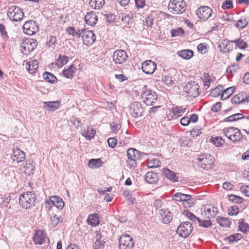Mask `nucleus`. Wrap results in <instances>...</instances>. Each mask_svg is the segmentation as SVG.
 Wrapping results in <instances>:
<instances>
[{"mask_svg": "<svg viewBox=\"0 0 249 249\" xmlns=\"http://www.w3.org/2000/svg\"><path fill=\"white\" fill-rule=\"evenodd\" d=\"M232 41L228 39H223L219 41L218 48L220 51L223 53H229L233 49Z\"/></svg>", "mask_w": 249, "mask_h": 249, "instance_id": "obj_19", "label": "nucleus"}, {"mask_svg": "<svg viewBox=\"0 0 249 249\" xmlns=\"http://www.w3.org/2000/svg\"><path fill=\"white\" fill-rule=\"evenodd\" d=\"M172 112L173 114V117L175 118L180 117L182 115V112H181L179 107H174L172 108Z\"/></svg>", "mask_w": 249, "mask_h": 249, "instance_id": "obj_51", "label": "nucleus"}, {"mask_svg": "<svg viewBox=\"0 0 249 249\" xmlns=\"http://www.w3.org/2000/svg\"><path fill=\"white\" fill-rule=\"evenodd\" d=\"M67 31L69 34L73 36L80 37L81 36V33H83V29H78V31H76L74 28L70 27L67 28Z\"/></svg>", "mask_w": 249, "mask_h": 249, "instance_id": "obj_39", "label": "nucleus"}, {"mask_svg": "<svg viewBox=\"0 0 249 249\" xmlns=\"http://www.w3.org/2000/svg\"><path fill=\"white\" fill-rule=\"evenodd\" d=\"M242 237V235L240 233H235L231 234L228 237L226 238V240L229 241L230 243H233L235 241H237L240 240Z\"/></svg>", "mask_w": 249, "mask_h": 249, "instance_id": "obj_46", "label": "nucleus"}, {"mask_svg": "<svg viewBox=\"0 0 249 249\" xmlns=\"http://www.w3.org/2000/svg\"><path fill=\"white\" fill-rule=\"evenodd\" d=\"M160 162L158 159H153L149 160L147 163V166L150 168H154L160 166Z\"/></svg>", "mask_w": 249, "mask_h": 249, "instance_id": "obj_43", "label": "nucleus"}, {"mask_svg": "<svg viewBox=\"0 0 249 249\" xmlns=\"http://www.w3.org/2000/svg\"><path fill=\"white\" fill-rule=\"evenodd\" d=\"M184 34V31L181 28H179L177 30H173L171 31V35L172 36H178L181 34Z\"/></svg>", "mask_w": 249, "mask_h": 249, "instance_id": "obj_61", "label": "nucleus"}, {"mask_svg": "<svg viewBox=\"0 0 249 249\" xmlns=\"http://www.w3.org/2000/svg\"><path fill=\"white\" fill-rule=\"evenodd\" d=\"M201 128H198L196 127L194 128L191 131L190 135L193 137H196L201 133Z\"/></svg>", "mask_w": 249, "mask_h": 249, "instance_id": "obj_59", "label": "nucleus"}, {"mask_svg": "<svg viewBox=\"0 0 249 249\" xmlns=\"http://www.w3.org/2000/svg\"><path fill=\"white\" fill-rule=\"evenodd\" d=\"M196 15L198 18L207 20L212 16V9L207 6H202L196 11Z\"/></svg>", "mask_w": 249, "mask_h": 249, "instance_id": "obj_13", "label": "nucleus"}, {"mask_svg": "<svg viewBox=\"0 0 249 249\" xmlns=\"http://www.w3.org/2000/svg\"><path fill=\"white\" fill-rule=\"evenodd\" d=\"M199 226L204 228H209L212 226L211 221L209 220H202L199 219V221L197 222Z\"/></svg>", "mask_w": 249, "mask_h": 249, "instance_id": "obj_56", "label": "nucleus"}, {"mask_svg": "<svg viewBox=\"0 0 249 249\" xmlns=\"http://www.w3.org/2000/svg\"><path fill=\"white\" fill-rule=\"evenodd\" d=\"M234 89V87H231L225 89L221 94V99L224 100L228 99L233 93Z\"/></svg>", "mask_w": 249, "mask_h": 249, "instance_id": "obj_36", "label": "nucleus"}, {"mask_svg": "<svg viewBox=\"0 0 249 249\" xmlns=\"http://www.w3.org/2000/svg\"><path fill=\"white\" fill-rule=\"evenodd\" d=\"M97 20V17L93 12H89L85 16L86 23L91 26L95 25Z\"/></svg>", "mask_w": 249, "mask_h": 249, "instance_id": "obj_22", "label": "nucleus"}, {"mask_svg": "<svg viewBox=\"0 0 249 249\" xmlns=\"http://www.w3.org/2000/svg\"><path fill=\"white\" fill-rule=\"evenodd\" d=\"M82 135L88 140H90L94 137L95 131L92 128L88 127L87 129L82 130Z\"/></svg>", "mask_w": 249, "mask_h": 249, "instance_id": "obj_33", "label": "nucleus"}, {"mask_svg": "<svg viewBox=\"0 0 249 249\" xmlns=\"http://www.w3.org/2000/svg\"><path fill=\"white\" fill-rule=\"evenodd\" d=\"M162 81L167 85H171L173 84V80L170 76H165L162 78Z\"/></svg>", "mask_w": 249, "mask_h": 249, "instance_id": "obj_63", "label": "nucleus"}, {"mask_svg": "<svg viewBox=\"0 0 249 249\" xmlns=\"http://www.w3.org/2000/svg\"><path fill=\"white\" fill-rule=\"evenodd\" d=\"M168 8L172 14H181L184 12L186 9V3L183 0H170Z\"/></svg>", "mask_w": 249, "mask_h": 249, "instance_id": "obj_4", "label": "nucleus"}, {"mask_svg": "<svg viewBox=\"0 0 249 249\" xmlns=\"http://www.w3.org/2000/svg\"><path fill=\"white\" fill-rule=\"evenodd\" d=\"M134 244L133 238L129 235L122 234L119 240V246L120 249H131Z\"/></svg>", "mask_w": 249, "mask_h": 249, "instance_id": "obj_8", "label": "nucleus"}, {"mask_svg": "<svg viewBox=\"0 0 249 249\" xmlns=\"http://www.w3.org/2000/svg\"><path fill=\"white\" fill-rule=\"evenodd\" d=\"M117 140L115 138H110L107 140L108 145L111 147L114 148L117 144Z\"/></svg>", "mask_w": 249, "mask_h": 249, "instance_id": "obj_62", "label": "nucleus"}, {"mask_svg": "<svg viewBox=\"0 0 249 249\" xmlns=\"http://www.w3.org/2000/svg\"><path fill=\"white\" fill-rule=\"evenodd\" d=\"M212 142L216 146H221L225 143V140L221 137H215L213 138Z\"/></svg>", "mask_w": 249, "mask_h": 249, "instance_id": "obj_47", "label": "nucleus"}, {"mask_svg": "<svg viewBox=\"0 0 249 249\" xmlns=\"http://www.w3.org/2000/svg\"><path fill=\"white\" fill-rule=\"evenodd\" d=\"M145 180L149 184L155 183L158 180V175L153 172H147L145 175Z\"/></svg>", "mask_w": 249, "mask_h": 249, "instance_id": "obj_26", "label": "nucleus"}, {"mask_svg": "<svg viewBox=\"0 0 249 249\" xmlns=\"http://www.w3.org/2000/svg\"><path fill=\"white\" fill-rule=\"evenodd\" d=\"M228 211L230 216L236 215L239 213V209L236 205H233L230 208Z\"/></svg>", "mask_w": 249, "mask_h": 249, "instance_id": "obj_54", "label": "nucleus"}, {"mask_svg": "<svg viewBox=\"0 0 249 249\" xmlns=\"http://www.w3.org/2000/svg\"><path fill=\"white\" fill-rule=\"evenodd\" d=\"M197 160L199 166L205 170L211 169L214 162V159L211 155L206 154L199 155Z\"/></svg>", "mask_w": 249, "mask_h": 249, "instance_id": "obj_5", "label": "nucleus"}, {"mask_svg": "<svg viewBox=\"0 0 249 249\" xmlns=\"http://www.w3.org/2000/svg\"><path fill=\"white\" fill-rule=\"evenodd\" d=\"M239 230L243 233H247L249 231V225L243 221H239Z\"/></svg>", "mask_w": 249, "mask_h": 249, "instance_id": "obj_49", "label": "nucleus"}, {"mask_svg": "<svg viewBox=\"0 0 249 249\" xmlns=\"http://www.w3.org/2000/svg\"><path fill=\"white\" fill-rule=\"evenodd\" d=\"M249 20L246 18H242L236 23V26L239 28L243 29L248 24Z\"/></svg>", "mask_w": 249, "mask_h": 249, "instance_id": "obj_45", "label": "nucleus"}, {"mask_svg": "<svg viewBox=\"0 0 249 249\" xmlns=\"http://www.w3.org/2000/svg\"><path fill=\"white\" fill-rule=\"evenodd\" d=\"M141 97L142 102L147 106H153L157 101L158 95L153 90L147 89L144 86L141 92Z\"/></svg>", "mask_w": 249, "mask_h": 249, "instance_id": "obj_2", "label": "nucleus"}, {"mask_svg": "<svg viewBox=\"0 0 249 249\" xmlns=\"http://www.w3.org/2000/svg\"><path fill=\"white\" fill-rule=\"evenodd\" d=\"M27 65L28 66L27 69L29 72L30 73H34L38 67V62L37 60L34 59L27 62Z\"/></svg>", "mask_w": 249, "mask_h": 249, "instance_id": "obj_32", "label": "nucleus"}, {"mask_svg": "<svg viewBox=\"0 0 249 249\" xmlns=\"http://www.w3.org/2000/svg\"><path fill=\"white\" fill-rule=\"evenodd\" d=\"M37 44V42L34 39H26L21 45V52L23 54L27 55L34 50Z\"/></svg>", "mask_w": 249, "mask_h": 249, "instance_id": "obj_11", "label": "nucleus"}, {"mask_svg": "<svg viewBox=\"0 0 249 249\" xmlns=\"http://www.w3.org/2000/svg\"><path fill=\"white\" fill-rule=\"evenodd\" d=\"M45 234L42 231H37L34 236V241L36 244L41 245L45 242Z\"/></svg>", "mask_w": 249, "mask_h": 249, "instance_id": "obj_24", "label": "nucleus"}, {"mask_svg": "<svg viewBox=\"0 0 249 249\" xmlns=\"http://www.w3.org/2000/svg\"><path fill=\"white\" fill-rule=\"evenodd\" d=\"M54 196H51L48 199H46L45 202V207L49 210H51L52 206H54V202H53Z\"/></svg>", "mask_w": 249, "mask_h": 249, "instance_id": "obj_52", "label": "nucleus"}, {"mask_svg": "<svg viewBox=\"0 0 249 249\" xmlns=\"http://www.w3.org/2000/svg\"><path fill=\"white\" fill-rule=\"evenodd\" d=\"M53 202H54V206L57 208L61 210L64 206V202L62 200V198L59 196H54Z\"/></svg>", "mask_w": 249, "mask_h": 249, "instance_id": "obj_41", "label": "nucleus"}, {"mask_svg": "<svg viewBox=\"0 0 249 249\" xmlns=\"http://www.w3.org/2000/svg\"><path fill=\"white\" fill-rule=\"evenodd\" d=\"M239 69V66L238 64H234L229 66L226 70L228 73L232 74L233 72H236Z\"/></svg>", "mask_w": 249, "mask_h": 249, "instance_id": "obj_53", "label": "nucleus"}, {"mask_svg": "<svg viewBox=\"0 0 249 249\" xmlns=\"http://www.w3.org/2000/svg\"><path fill=\"white\" fill-rule=\"evenodd\" d=\"M205 214L209 219L214 218L218 213L217 209L214 207L209 206L204 208Z\"/></svg>", "mask_w": 249, "mask_h": 249, "instance_id": "obj_25", "label": "nucleus"}, {"mask_svg": "<svg viewBox=\"0 0 249 249\" xmlns=\"http://www.w3.org/2000/svg\"><path fill=\"white\" fill-rule=\"evenodd\" d=\"M43 78L50 83H54L57 81L56 77L52 73L46 72L43 74Z\"/></svg>", "mask_w": 249, "mask_h": 249, "instance_id": "obj_37", "label": "nucleus"}, {"mask_svg": "<svg viewBox=\"0 0 249 249\" xmlns=\"http://www.w3.org/2000/svg\"><path fill=\"white\" fill-rule=\"evenodd\" d=\"M81 37L84 44L89 46L93 44L96 40V36L92 31L83 29Z\"/></svg>", "mask_w": 249, "mask_h": 249, "instance_id": "obj_12", "label": "nucleus"}, {"mask_svg": "<svg viewBox=\"0 0 249 249\" xmlns=\"http://www.w3.org/2000/svg\"><path fill=\"white\" fill-rule=\"evenodd\" d=\"M232 1L230 0H227L223 2L222 7L223 9H229L232 7Z\"/></svg>", "mask_w": 249, "mask_h": 249, "instance_id": "obj_60", "label": "nucleus"}, {"mask_svg": "<svg viewBox=\"0 0 249 249\" xmlns=\"http://www.w3.org/2000/svg\"><path fill=\"white\" fill-rule=\"evenodd\" d=\"M11 159L14 162L19 163L23 161L25 159V153L18 148L13 150Z\"/></svg>", "mask_w": 249, "mask_h": 249, "instance_id": "obj_20", "label": "nucleus"}, {"mask_svg": "<svg viewBox=\"0 0 249 249\" xmlns=\"http://www.w3.org/2000/svg\"><path fill=\"white\" fill-rule=\"evenodd\" d=\"M44 107H47L48 110L54 111L58 108L59 102L58 101L45 102L43 103Z\"/></svg>", "mask_w": 249, "mask_h": 249, "instance_id": "obj_30", "label": "nucleus"}, {"mask_svg": "<svg viewBox=\"0 0 249 249\" xmlns=\"http://www.w3.org/2000/svg\"><path fill=\"white\" fill-rule=\"evenodd\" d=\"M112 57L115 64H122L125 62L128 56L124 51L118 50L114 52Z\"/></svg>", "mask_w": 249, "mask_h": 249, "instance_id": "obj_15", "label": "nucleus"}, {"mask_svg": "<svg viewBox=\"0 0 249 249\" xmlns=\"http://www.w3.org/2000/svg\"><path fill=\"white\" fill-rule=\"evenodd\" d=\"M232 42L235 44L236 47L240 49H245L247 47V44L241 38L232 41Z\"/></svg>", "mask_w": 249, "mask_h": 249, "instance_id": "obj_44", "label": "nucleus"}, {"mask_svg": "<svg viewBox=\"0 0 249 249\" xmlns=\"http://www.w3.org/2000/svg\"><path fill=\"white\" fill-rule=\"evenodd\" d=\"M76 70L74 65H71L68 68L63 70V74L67 78H71Z\"/></svg>", "mask_w": 249, "mask_h": 249, "instance_id": "obj_29", "label": "nucleus"}, {"mask_svg": "<svg viewBox=\"0 0 249 249\" xmlns=\"http://www.w3.org/2000/svg\"><path fill=\"white\" fill-rule=\"evenodd\" d=\"M140 154L138 150L135 148H130L127 151L128 160L126 161L127 166L130 168H134L136 165V160L140 158Z\"/></svg>", "mask_w": 249, "mask_h": 249, "instance_id": "obj_6", "label": "nucleus"}, {"mask_svg": "<svg viewBox=\"0 0 249 249\" xmlns=\"http://www.w3.org/2000/svg\"><path fill=\"white\" fill-rule=\"evenodd\" d=\"M106 238H103L101 234L97 235V240L93 245V249H103L106 243Z\"/></svg>", "mask_w": 249, "mask_h": 249, "instance_id": "obj_28", "label": "nucleus"}, {"mask_svg": "<svg viewBox=\"0 0 249 249\" xmlns=\"http://www.w3.org/2000/svg\"><path fill=\"white\" fill-rule=\"evenodd\" d=\"M88 223L92 227H95L99 224V216L97 213L90 214L87 219Z\"/></svg>", "mask_w": 249, "mask_h": 249, "instance_id": "obj_27", "label": "nucleus"}, {"mask_svg": "<svg viewBox=\"0 0 249 249\" xmlns=\"http://www.w3.org/2000/svg\"><path fill=\"white\" fill-rule=\"evenodd\" d=\"M223 89V87L222 85H218L216 88L213 89L211 92V94L212 96L213 97H216L219 96L220 94V91Z\"/></svg>", "mask_w": 249, "mask_h": 249, "instance_id": "obj_55", "label": "nucleus"}, {"mask_svg": "<svg viewBox=\"0 0 249 249\" xmlns=\"http://www.w3.org/2000/svg\"><path fill=\"white\" fill-rule=\"evenodd\" d=\"M184 91L190 97H196L200 93L199 86L195 81L189 82L184 87Z\"/></svg>", "mask_w": 249, "mask_h": 249, "instance_id": "obj_10", "label": "nucleus"}, {"mask_svg": "<svg viewBox=\"0 0 249 249\" xmlns=\"http://www.w3.org/2000/svg\"><path fill=\"white\" fill-rule=\"evenodd\" d=\"M23 32L28 35H33L38 31V26L36 22L30 20L26 21L23 26Z\"/></svg>", "mask_w": 249, "mask_h": 249, "instance_id": "obj_14", "label": "nucleus"}, {"mask_svg": "<svg viewBox=\"0 0 249 249\" xmlns=\"http://www.w3.org/2000/svg\"><path fill=\"white\" fill-rule=\"evenodd\" d=\"M245 116L241 113H236L226 118L224 122H233L244 118Z\"/></svg>", "mask_w": 249, "mask_h": 249, "instance_id": "obj_40", "label": "nucleus"}, {"mask_svg": "<svg viewBox=\"0 0 249 249\" xmlns=\"http://www.w3.org/2000/svg\"><path fill=\"white\" fill-rule=\"evenodd\" d=\"M102 161L100 159H91L88 165L90 168H98L102 166Z\"/></svg>", "mask_w": 249, "mask_h": 249, "instance_id": "obj_42", "label": "nucleus"}, {"mask_svg": "<svg viewBox=\"0 0 249 249\" xmlns=\"http://www.w3.org/2000/svg\"><path fill=\"white\" fill-rule=\"evenodd\" d=\"M193 228L192 224L188 221L182 222L178 227L177 232L181 237L186 238L192 232Z\"/></svg>", "mask_w": 249, "mask_h": 249, "instance_id": "obj_9", "label": "nucleus"}, {"mask_svg": "<svg viewBox=\"0 0 249 249\" xmlns=\"http://www.w3.org/2000/svg\"><path fill=\"white\" fill-rule=\"evenodd\" d=\"M178 56L185 59H189L193 56V52L190 50H184L178 52Z\"/></svg>", "mask_w": 249, "mask_h": 249, "instance_id": "obj_34", "label": "nucleus"}, {"mask_svg": "<svg viewBox=\"0 0 249 249\" xmlns=\"http://www.w3.org/2000/svg\"><path fill=\"white\" fill-rule=\"evenodd\" d=\"M69 57L66 55H60L57 58L56 62V65L58 67H62L63 65H65L69 61Z\"/></svg>", "mask_w": 249, "mask_h": 249, "instance_id": "obj_38", "label": "nucleus"}, {"mask_svg": "<svg viewBox=\"0 0 249 249\" xmlns=\"http://www.w3.org/2000/svg\"><path fill=\"white\" fill-rule=\"evenodd\" d=\"M241 191L246 196H249V186L242 185L240 187Z\"/></svg>", "mask_w": 249, "mask_h": 249, "instance_id": "obj_64", "label": "nucleus"}, {"mask_svg": "<svg viewBox=\"0 0 249 249\" xmlns=\"http://www.w3.org/2000/svg\"><path fill=\"white\" fill-rule=\"evenodd\" d=\"M105 3V0H90L89 5L93 9L99 10L103 7Z\"/></svg>", "mask_w": 249, "mask_h": 249, "instance_id": "obj_31", "label": "nucleus"}, {"mask_svg": "<svg viewBox=\"0 0 249 249\" xmlns=\"http://www.w3.org/2000/svg\"><path fill=\"white\" fill-rule=\"evenodd\" d=\"M7 16L11 20L14 21H18L22 19L24 17V13L18 7L12 6L8 8Z\"/></svg>", "mask_w": 249, "mask_h": 249, "instance_id": "obj_7", "label": "nucleus"}, {"mask_svg": "<svg viewBox=\"0 0 249 249\" xmlns=\"http://www.w3.org/2000/svg\"><path fill=\"white\" fill-rule=\"evenodd\" d=\"M25 173L26 174L30 175L33 173V171H34L35 167L31 164H27L25 166Z\"/></svg>", "mask_w": 249, "mask_h": 249, "instance_id": "obj_57", "label": "nucleus"}, {"mask_svg": "<svg viewBox=\"0 0 249 249\" xmlns=\"http://www.w3.org/2000/svg\"><path fill=\"white\" fill-rule=\"evenodd\" d=\"M153 22H154L153 18L152 17L149 16V17H147L145 18V21L143 24H144V26H145L147 27H152V26L153 24Z\"/></svg>", "mask_w": 249, "mask_h": 249, "instance_id": "obj_58", "label": "nucleus"}, {"mask_svg": "<svg viewBox=\"0 0 249 249\" xmlns=\"http://www.w3.org/2000/svg\"><path fill=\"white\" fill-rule=\"evenodd\" d=\"M130 110L132 115L134 117L142 116L143 112L141 104L138 102H135L131 105Z\"/></svg>", "mask_w": 249, "mask_h": 249, "instance_id": "obj_18", "label": "nucleus"}, {"mask_svg": "<svg viewBox=\"0 0 249 249\" xmlns=\"http://www.w3.org/2000/svg\"><path fill=\"white\" fill-rule=\"evenodd\" d=\"M163 174L164 176L170 181L177 182L178 180V178L177 176V173L168 169H163Z\"/></svg>", "mask_w": 249, "mask_h": 249, "instance_id": "obj_23", "label": "nucleus"}, {"mask_svg": "<svg viewBox=\"0 0 249 249\" xmlns=\"http://www.w3.org/2000/svg\"><path fill=\"white\" fill-rule=\"evenodd\" d=\"M231 102L232 104H246L249 102V95L245 92L239 93L234 96Z\"/></svg>", "mask_w": 249, "mask_h": 249, "instance_id": "obj_17", "label": "nucleus"}, {"mask_svg": "<svg viewBox=\"0 0 249 249\" xmlns=\"http://www.w3.org/2000/svg\"><path fill=\"white\" fill-rule=\"evenodd\" d=\"M222 133L233 142L239 141L242 138V134L238 128L235 127L224 128Z\"/></svg>", "mask_w": 249, "mask_h": 249, "instance_id": "obj_3", "label": "nucleus"}, {"mask_svg": "<svg viewBox=\"0 0 249 249\" xmlns=\"http://www.w3.org/2000/svg\"><path fill=\"white\" fill-rule=\"evenodd\" d=\"M36 195L31 192H27L19 196V203L24 209H31L35 205Z\"/></svg>", "mask_w": 249, "mask_h": 249, "instance_id": "obj_1", "label": "nucleus"}, {"mask_svg": "<svg viewBox=\"0 0 249 249\" xmlns=\"http://www.w3.org/2000/svg\"><path fill=\"white\" fill-rule=\"evenodd\" d=\"M160 213L162 223L168 224L172 220V215L168 209L160 210Z\"/></svg>", "mask_w": 249, "mask_h": 249, "instance_id": "obj_21", "label": "nucleus"}, {"mask_svg": "<svg viewBox=\"0 0 249 249\" xmlns=\"http://www.w3.org/2000/svg\"><path fill=\"white\" fill-rule=\"evenodd\" d=\"M217 222L221 226L225 228H229L231 222L226 217L218 216L216 218Z\"/></svg>", "mask_w": 249, "mask_h": 249, "instance_id": "obj_35", "label": "nucleus"}, {"mask_svg": "<svg viewBox=\"0 0 249 249\" xmlns=\"http://www.w3.org/2000/svg\"><path fill=\"white\" fill-rule=\"evenodd\" d=\"M56 43V38L54 36H51L49 41L47 42V45L51 50H53L55 48Z\"/></svg>", "mask_w": 249, "mask_h": 249, "instance_id": "obj_48", "label": "nucleus"}, {"mask_svg": "<svg viewBox=\"0 0 249 249\" xmlns=\"http://www.w3.org/2000/svg\"><path fill=\"white\" fill-rule=\"evenodd\" d=\"M157 68L156 64L152 60H148L142 63V69L146 74H150L154 73Z\"/></svg>", "mask_w": 249, "mask_h": 249, "instance_id": "obj_16", "label": "nucleus"}, {"mask_svg": "<svg viewBox=\"0 0 249 249\" xmlns=\"http://www.w3.org/2000/svg\"><path fill=\"white\" fill-rule=\"evenodd\" d=\"M229 199L230 201L238 204H241L243 202V198L234 195H230L229 196Z\"/></svg>", "mask_w": 249, "mask_h": 249, "instance_id": "obj_50", "label": "nucleus"}]
</instances>
